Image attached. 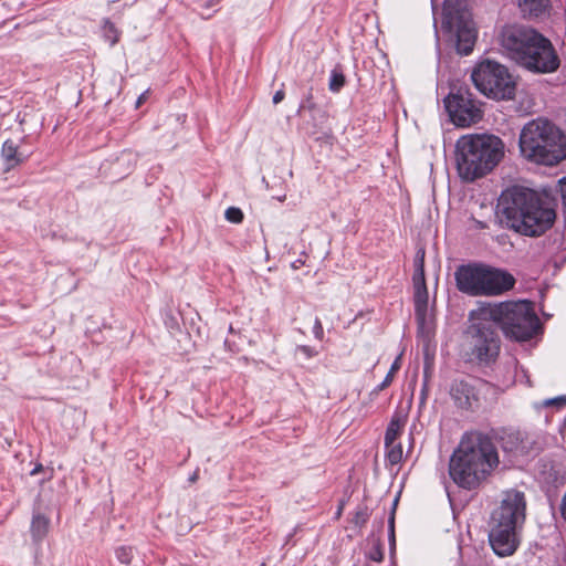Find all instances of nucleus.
<instances>
[{
    "label": "nucleus",
    "mask_w": 566,
    "mask_h": 566,
    "mask_svg": "<svg viewBox=\"0 0 566 566\" xmlns=\"http://www.w3.org/2000/svg\"><path fill=\"white\" fill-rule=\"evenodd\" d=\"M367 520V513L366 512H357L355 516V523H364Z\"/></svg>",
    "instance_id": "nucleus-33"
},
{
    "label": "nucleus",
    "mask_w": 566,
    "mask_h": 566,
    "mask_svg": "<svg viewBox=\"0 0 566 566\" xmlns=\"http://www.w3.org/2000/svg\"><path fill=\"white\" fill-rule=\"evenodd\" d=\"M50 518L41 513H34L31 521V536L35 543H40L48 535Z\"/></svg>",
    "instance_id": "nucleus-19"
},
{
    "label": "nucleus",
    "mask_w": 566,
    "mask_h": 566,
    "mask_svg": "<svg viewBox=\"0 0 566 566\" xmlns=\"http://www.w3.org/2000/svg\"><path fill=\"white\" fill-rule=\"evenodd\" d=\"M105 28H108L111 31H114V25L112 23H107Z\"/></svg>",
    "instance_id": "nucleus-38"
},
{
    "label": "nucleus",
    "mask_w": 566,
    "mask_h": 566,
    "mask_svg": "<svg viewBox=\"0 0 566 566\" xmlns=\"http://www.w3.org/2000/svg\"><path fill=\"white\" fill-rule=\"evenodd\" d=\"M413 284V302H415V315L418 325L424 328L431 321L429 313V294L426 285V280L412 281Z\"/></svg>",
    "instance_id": "nucleus-15"
},
{
    "label": "nucleus",
    "mask_w": 566,
    "mask_h": 566,
    "mask_svg": "<svg viewBox=\"0 0 566 566\" xmlns=\"http://www.w3.org/2000/svg\"><path fill=\"white\" fill-rule=\"evenodd\" d=\"M496 324L505 338L523 343L534 338L541 331L539 318L527 301L502 302L485 313Z\"/></svg>",
    "instance_id": "nucleus-7"
},
{
    "label": "nucleus",
    "mask_w": 566,
    "mask_h": 566,
    "mask_svg": "<svg viewBox=\"0 0 566 566\" xmlns=\"http://www.w3.org/2000/svg\"><path fill=\"white\" fill-rule=\"evenodd\" d=\"M369 558L374 562H381L384 558V553L380 544H376L374 548L369 553Z\"/></svg>",
    "instance_id": "nucleus-28"
},
{
    "label": "nucleus",
    "mask_w": 566,
    "mask_h": 566,
    "mask_svg": "<svg viewBox=\"0 0 566 566\" xmlns=\"http://www.w3.org/2000/svg\"><path fill=\"white\" fill-rule=\"evenodd\" d=\"M313 334L316 339L322 340L324 337V329L322 322L318 317L315 318L314 326H313Z\"/></svg>",
    "instance_id": "nucleus-29"
},
{
    "label": "nucleus",
    "mask_w": 566,
    "mask_h": 566,
    "mask_svg": "<svg viewBox=\"0 0 566 566\" xmlns=\"http://www.w3.org/2000/svg\"><path fill=\"white\" fill-rule=\"evenodd\" d=\"M1 157L6 164V170L15 168L27 159V156L19 151L18 145L11 139H8L2 144Z\"/></svg>",
    "instance_id": "nucleus-17"
},
{
    "label": "nucleus",
    "mask_w": 566,
    "mask_h": 566,
    "mask_svg": "<svg viewBox=\"0 0 566 566\" xmlns=\"http://www.w3.org/2000/svg\"><path fill=\"white\" fill-rule=\"evenodd\" d=\"M345 84V76L342 72L338 71H332L331 78H329V90L332 92H339L340 88Z\"/></svg>",
    "instance_id": "nucleus-25"
},
{
    "label": "nucleus",
    "mask_w": 566,
    "mask_h": 566,
    "mask_svg": "<svg viewBox=\"0 0 566 566\" xmlns=\"http://www.w3.org/2000/svg\"><path fill=\"white\" fill-rule=\"evenodd\" d=\"M115 556L119 563L129 565L134 557L133 547L120 546V547L116 548Z\"/></svg>",
    "instance_id": "nucleus-24"
},
{
    "label": "nucleus",
    "mask_w": 566,
    "mask_h": 566,
    "mask_svg": "<svg viewBox=\"0 0 566 566\" xmlns=\"http://www.w3.org/2000/svg\"><path fill=\"white\" fill-rule=\"evenodd\" d=\"M518 146L523 158L538 165L554 166L566 158V137L546 118L526 123L520 133Z\"/></svg>",
    "instance_id": "nucleus-6"
},
{
    "label": "nucleus",
    "mask_w": 566,
    "mask_h": 566,
    "mask_svg": "<svg viewBox=\"0 0 566 566\" xmlns=\"http://www.w3.org/2000/svg\"><path fill=\"white\" fill-rule=\"evenodd\" d=\"M285 198H286V196H285V195H283V196H279V197H277V200H279V201H281V202H283V201L285 200Z\"/></svg>",
    "instance_id": "nucleus-37"
},
{
    "label": "nucleus",
    "mask_w": 566,
    "mask_h": 566,
    "mask_svg": "<svg viewBox=\"0 0 566 566\" xmlns=\"http://www.w3.org/2000/svg\"><path fill=\"white\" fill-rule=\"evenodd\" d=\"M500 439L504 452L514 457L530 455L532 452L538 450L533 436L524 431H504Z\"/></svg>",
    "instance_id": "nucleus-13"
},
{
    "label": "nucleus",
    "mask_w": 566,
    "mask_h": 566,
    "mask_svg": "<svg viewBox=\"0 0 566 566\" xmlns=\"http://www.w3.org/2000/svg\"><path fill=\"white\" fill-rule=\"evenodd\" d=\"M450 395L454 403L462 409H470L473 402L478 400L474 388L463 380L453 381Z\"/></svg>",
    "instance_id": "nucleus-16"
},
{
    "label": "nucleus",
    "mask_w": 566,
    "mask_h": 566,
    "mask_svg": "<svg viewBox=\"0 0 566 566\" xmlns=\"http://www.w3.org/2000/svg\"><path fill=\"white\" fill-rule=\"evenodd\" d=\"M415 272L412 281L426 280L424 277V250H419L413 261Z\"/></svg>",
    "instance_id": "nucleus-23"
},
{
    "label": "nucleus",
    "mask_w": 566,
    "mask_h": 566,
    "mask_svg": "<svg viewBox=\"0 0 566 566\" xmlns=\"http://www.w3.org/2000/svg\"><path fill=\"white\" fill-rule=\"evenodd\" d=\"M387 453V460L390 464L395 465L398 464L402 460V447L400 443L395 442L390 443V446H385Z\"/></svg>",
    "instance_id": "nucleus-22"
},
{
    "label": "nucleus",
    "mask_w": 566,
    "mask_h": 566,
    "mask_svg": "<svg viewBox=\"0 0 566 566\" xmlns=\"http://www.w3.org/2000/svg\"><path fill=\"white\" fill-rule=\"evenodd\" d=\"M284 96H285V93L283 90L276 91L275 94L273 95V103L274 104L281 103L284 99Z\"/></svg>",
    "instance_id": "nucleus-32"
},
{
    "label": "nucleus",
    "mask_w": 566,
    "mask_h": 566,
    "mask_svg": "<svg viewBox=\"0 0 566 566\" xmlns=\"http://www.w3.org/2000/svg\"><path fill=\"white\" fill-rule=\"evenodd\" d=\"M471 80L479 92L496 101L512 99L516 83L506 66L491 60L476 64Z\"/></svg>",
    "instance_id": "nucleus-8"
},
{
    "label": "nucleus",
    "mask_w": 566,
    "mask_h": 566,
    "mask_svg": "<svg viewBox=\"0 0 566 566\" xmlns=\"http://www.w3.org/2000/svg\"><path fill=\"white\" fill-rule=\"evenodd\" d=\"M559 512H560L562 518L566 523V492L562 496L560 504H559Z\"/></svg>",
    "instance_id": "nucleus-31"
},
{
    "label": "nucleus",
    "mask_w": 566,
    "mask_h": 566,
    "mask_svg": "<svg viewBox=\"0 0 566 566\" xmlns=\"http://www.w3.org/2000/svg\"><path fill=\"white\" fill-rule=\"evenodd\" d=\"M146 96H147V92H144L137 99L136 102V106L139 107L142 105V103H144V101L146 99Z\"/></svg>",
    "instance_id": "nucleus-35"
},
{
    "label": "nucleus",
    "mask_w": 566,
    "mask_h": 566,
    "mask_svg": "<svg viewBox=\"0 0 566 566\" xmlns=\"http://www.w3.org/2000/svg\"><path fill=\"white\" fill-rule=\"evenodd\" d=\"M497 209L507 226L527 237H539L554 223L556 213L534 191L522 187L504 190L497 201Z\"/></svg>",
    "instance_id": "nucleus-3"
},
{
    "label": "nucleus",
    "mask_w": 566,
    "mask_h": 566,
    "mask_svg": "<svg viewBox=\"0 0 566 566\" xmlns=\"http://www.w3.org/2000/svg\"><path fill=\"white\" fill-rule=\"evenodd\" d=\"M504 156L503 142L493 135L469 134L455 144V161L462 179L473 181L489 174Z\"/></svg>",
    "instance_id": "nucleus-5"
},
{
    "label": "nucleus",
    "mask_w": 566,
    "mask_h": 566,
    "mask_svg": "<svg viewBox=\"0 0 566 566\" xmlns=\"http://www.w3.org/2000/svg\"><path fill=\"white\" fill-rule=\"evenodd\" d=\"M499 463V452L492 439L481 432H470L453 451L449 474L460 488L474 490L488 480Z\"/></svg>",
    "instance_id": "nucleus-1"
},
{
    "label": "nucleus",
    "mask_w": 566,
    "mask_h": 566,
    "mask_svg": "<svg viewBox=\"0 0 566 566\" xmlns=\"http://www.w3.org/2000/svg\"><path fill=\"white\" fill-rule=\"evenodd\" d=\"M441 29L443 32L454 34L458 53L469 55L472 52L476 40V30L468 10L454 9L451 0H446Z\"/></svg>",
    "instance_id": "nucleus-9"
},
{
    "label": "nucleus",
    "mask_w": 566,
    "mask_h": 566,
    "mask_svg": "<svg viewBox=\"0 0 566 566\" xmlns=\"http://www.w3.org/2000/svg\"><path fill=\"white\" fill-rule=\"evenodd\" d=\"M400 367H401V354L396 357V359L391 364L390 369L387 373L385 379L376 387V391H381L385 388H387L392 382L394 377H395L396 373L400 369Z\"/></svg>",
    "instance_id": "nucleus-21"
},
{
    "label": "nucleus",
    "mask_w": 566,
    "mask_h": 566,
    "mask_svg": "<svg viewBox=\"0 0 566 566\" xmlns=\"http://www.w3.org/2000/svg\"><path fill=\"white\" fill-rule=\"evenodd\" d=\"M560 192H562L563 203L566 206V178L560 180Z\"/></svg>",
    "instance_id": "nucleus-34"
},
{
    "label": "nucleus",
    "mask_w": 566,
    "mask_h": 566,
    "mask_svg": "<svg viewBox=\"0 0 566 566\" xmlns=\"http://www.w3.org/2000/svg\"><path fill=\"white\" fill-rule=\"evenodd\" d=\"M500 43L506 55L528 72L551 74L560 66L552 41L533 28L507 25L501 32Z\"/></svg>",
    "instance_id": "nucleus-2"
},
{
    "label": "nucleus",
    "mask_w": 566,
    "mask_h": 566,
    "mask_svg": "<svg viewBox=\"0 0 566 566\" xmlns=\"http://www.w3.org/2000/svg\"><path fill=\"white\" fill-rule=\"evenodd\" d=\"M545 407L554 406L556 408H560L566 406V396H558L555 398L547 399L543 402Z\"/></svg>",
    "instance_id": "nucleus-27"
},
{
    "label": "nucleus",
    "mask_w": 566,
    "mask_h": 566,
    "mask_svg": "<svg viewBox=\"0 0 566 566\" xmlns=\"http://www.w3.org/2000/svg\"><path fill=\"white\" fill-rule=\"evenodd\" d=\"M515 282V277L510 272L488 265L482 295H501L511 291Z\"/></svg>",
    "instance_id": "nucleus-14"
},
{
    "label": "nucleus",
    "mask_w": 566,
    "mask_h": 566,
    "mask_svg": "<svg viewBox=\"0 0 566 566\" xmlns=\"http://www.w3.org/2000/svg\"><path fill=\"white\" fill-rule=\"evenodd\" d=\"M524 493L510 490L503 494L500 505L492 512L489 542L501 557L511 556L520 545L518 531L525 521Z\"/></svg>",
    "instance_id": "nucleus-4"
},
{
    "label": "nucleus",
    "mask_w": 566,
    "mask_h": 566,
    "mask_svg": "<svg viewBox=\"0 0 566 566\" xmlns=\"http://www.w3.org/2000/svg\"><path fill=\"white\" fill-rule=\"evenodd\" d=\"M486 268L488 265L479 263L459 266L454 273L457 287L472 296L482 295Z\"/></svg>",
    "instance_id": "nucleus-12"
},
{
    "label": "nucleus",
    "mask_w": 566,
    "mask_h": 566,
    "mask_svg": "<svg viewBox=\"0 0 566 566\" xmlns=\"http://www.w3.org/2000/svg\"><path fill=\"white\" fill-rule=\"evenodd\" d=\"M390 532L391 536L394 537V516L390 518Z\"/></svg>",
    "instance_id": "nucleus-36"
},
{
    "label": "nucleus",
    "mask_w": 566,
    "mask_h": 566,
    "mask_svg": "<svg viewBox=\"0 0 566 566\" xmlns=\"http://www.w3.org/2000/svg\"><path fill=\"white\" fill-rule=\"evenodd\" d=\"M297 352L302 353L307 358H311L317 354L313 348L306 345L298 346Z\"/></svg>",
    "instance_id": "nucleus-30"
},
{
    "label": "nucleus",
    "mask_w": 566,
    "mask_h": 566,
    "mask_svg": "<svg viewBox=\"0 0 566 566\" xmlns=\"http://www.w3.org/2000/svg\"><path fill=\"white\" fill-rule=\"evenodd\" d=\"M444 106L451 122L458 127H470L483 117L482 104L468 90L460 87L444 98Z\"/></svg>",
    "instance_id": "nucleus-11"
},
{
    "label": "nucleus",
    "mask_w": 566,
    "mask_h": 566,
    "mask_svg": "<svg viewBox=\"0 0 566 566\" xmlns=\"http://www.w3.org/2000/svg\"><path fill=\"white\" fill-rule=\"evenodd\" d=\"M516 3L523 15L535 18L544 14L551 6L549 0H516Z\"/></svg>",
    "instance_id": "nucleus-18"
},
{
    "label": "nucleus",
    "mask_w": 566,
    "mask_h": 566,
    "mask_svg": "<svg viewBox=\"0 0 566 566\" xmlns=\"http://www.w3.org/2000/svg\"><path fill=\"white\" fill-rule=\"evenodd\" d=\"M405 422L406 419L400 415H395L391 418L385 433V446H390V443L397 442V439L401 433Z\"/></svg>",
    "instance_id": "nucleus-20"
},
{
    "label": "nucleus",
    "mask_w": 566,
    "mask_h": 566,
    "mask_svg": "<svg viewBox=\"0 0 566 566\" xmlns=\"http://www.w3.org/2000/svg\"><path fill=\"white\" fill-rule=\"evenodd\" d=\"M39 470H40V468H35V469H33V470L31 471V474L33 475V474L38 473V472H39Z\"/></svg>",
    "instance_id": "nucleus-39"
},
{
    "label": "nucleus",
    "mask_w": 566,
    "mask_h": 566,
    "mask_svg": "<svg viewBox=\"0 0 566 566\" xmlns=\"http://www.w3.org/2000/svg\"><path fill=\"white\" fill-rule=\"evenodd\" d=\"M224 217L229 222L240 223L243 220V212L237 207H229L224 212Z\"/></svg>",
    "instance_id": "nucleus-26"
},
{
    "label": "nucleus",
    "mask_w": 566,
    "mask_h": 566,
    "mask_svg": "<svg viewBox=\"0 0 566 566\" xmlns=\"http://www.w3.org/2000/svg\"><path fill=\"white\" fill-rule=\"evenodd\" d=\"M467 335L472 358L482 364H489L496 359L500 354L501 339L490 318L472 324Z\"/></svg>",
    "instance_id": "nucleus-10"
}]
</instances>
